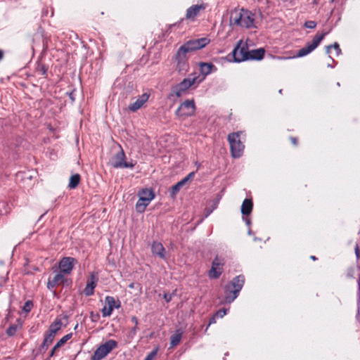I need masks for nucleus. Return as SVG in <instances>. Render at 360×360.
<instances>
[{
  "label": "nucleus",
  "mask_w": 360,
  "mask_h": 360,
  "mask_svg": "<svg viewBox=\"0 0 360 360\" xmlns=\"http://www.w3.org/2000/svg\"><path fill=\"white\" fill-rule=\"evenodd\" d=\"M173 295L174 293H165L164 295V299L166 301V302L168 303L172 300Z\"/></svg>",
  "instance_id": "58836bf2"
},
{
  "label": "nucleus",
  "mask_w": 360,
  "mask_h": 360,
  "mask_svg": "<svg viewBox=\"0 0 360 360\" xmlns=\"http://www.w3.org/2000/svg\"><path fill=\"white\" fill-rule=\"evenodd\" d=\"M264 49L262 48L248 51V60H260L264 58Z\"/></svg>",
  "instance_id": "412c9836"
},
{
  "label": "nucleus",
  "mask_w": 360,
  "mask_h": 360,
  "mask_svg": "<svg viewBox=\"0 0 360 360\" xmlns=\"http://www.w3.org/2000/svg\"><path fill=\"white\" fill-rule=\"evenodd\" d=\"M150 95L147 93H144L136 100L134 103H131L128 108L131 112H136L140 109L143 104L148 100Z\"/></svg>",
  "instance_id": "a211bd4d"
},
{
  "label": "nucleus",
  "mask_w": 360,
  "mask_h": 360,
  "mask_svg": "<svg viewBox=\"0 0 360 360\" xmlns=\"http://www.w3.org/2000/svg\"><path fill=\"white\" fill-rule=\"evenodd\" d=\"M252 202L250 199L245 198L241 205V213L243 215H248L252 210Z\"/></svg>",
  "instance_id": "4be33fe9"
},
{
  "label": "nucleus",
  "mask_w": 360,
  "mask_h": 360,
  "mask_svg": "<svg viewBox=\"0 0 360 360\" xmlns=\"http://www.w3.org/2000/svg\"><path fill=\"white\" fill-rule=\"evenodd\" d=\"M355 255H356L357 258H359V257H360V252H359V248L358 245H356V247H355Z\"/></svg>",
  "instance_id": "79ce46f5"
},
{
  "label": "nucleus",
  "mask_w": 360,
  "mask_h": 360,
  "mask_svg": "<svg viewBox=\"0 0 360 360\" xmlns=\"http://www.w3.org/2000/svg\"><path fill=\"white\" fill-rule=\"evenodd\" d=\"M240 134L241 132H235L228 136L231 155L233 158L240 157L244 149V145L239 139Z\"/></svg>",
  "instance_id": "20e7f679"
},
{
  "label": "nucleus",
  "mask_w": 360,
  "mask_h": 360,
  "mask_svg": "<svg viewBox=\"0 0 360 360\" xmlns=\"http://www.w3.org/2000/svg\"><path fill=\"white\" fill-rule=\"evenodd\" d=\"M3 56H4L3 52H2V51L0 50V60L2 59Z\"/></svg>",
  "instance_id": "09e8293b"
},
{
  "label": "nucleus",
  "mask_w": 360,
  "mask_h": 360,
  "mask_svg": "<svg viewBox=\"0 0 360 360\" xmlns=\"http://www.w3.org/2000/svg\"><path fill=\"white\" fill-rule=\"evenodd\" d=\"M62 322L60 320H56L49 327V333L55 336L57 331L61 328Z\"/></svg>",
  "instance_id": "bb28decb"
},
{
  "label": "nucleus",
  "mask_w": 360,
  "mask_h": 360,
  "mask_svg": "<svg viewBox=\"0 0 360 360\" xmlns=\"http://www.w3.org/2000/svg\"><path fill=\"white\" fill-rule=\"evenodd\" d=\"M227 309H219V311H217L214 316L217 317V318H222L224 317L226 313H227Z\"/></svg>",
  "instance_id": "c9c22d12"
},
{
  "label": "nucleus",
  "mask_w": 360,
  "mask_h": 360,
  "mask_svg": "<svg viewBox=\"0 0 360 360\" xmlns=\"http://www.w3.org/2000/svg\"><path fill=\"white\" fill-rule=\"evenodd\" d=\"M80 181V175L78 174H73L70 178L68 187L71 189L75 188Z\"/></svg>",
  "instance_id": "cd10ccee"
},
{
  "label": "nucleus",
  "mask_w": 360,
  "mask_h": 360,
  "mask_svg": "<svg viewBox=\"0 0 360 360\" xmlns=\"http://www.w3.org/2000/svg\"><path fill=\"white\" fill-rule=\"evenodd\" d=\"M199 76L196 73L191 74L188 77L184 79L179 84L172 89L173 94L176 97L181 96L193 84H194Z\"/></svg>",
  "instance_id": "39448f33"
},
{
  "label": "nucleus",
  "mask_w": 360,
  "mask_h": 360,
  "mask_svg": "<svg viewBox=\"0 0 360 360\" xmlns=\"http://www.w3.org/2000/svg\"><path fill=\"white\" fill-rule=\"evenodd\" d=\"M245 283V276L239 275L236 276L225 285L224 288V302L225 303H231L238 296Z\"/></svg>",
  "instance_id": "f03ea898"
},
{
  "label": "nucleus",
  "mask_w": 360,
  "mask_h": 360,
  "mask_svg": "<svg viewBox=\"0 0 360 360\" xmlns=\"http://www.w3.org/2000/svg\"><path fill=\"white\" fill-rule=\"evenodd\" d=\"M32 307H33V304H32V301L28 300V301L25 302V303L24 304L22 309L25 312H30L31 311Z\"/></svg>",
  "instance_id": "f704fd0d"
},
{
  "label": "nucleus",
  "mask_w": 360,
  "mask_h": 360,
  "mask_svg": "<svg viewBox=\"0 0 360 360\" xmlns=\"http://www.w3.org/2000/svg\"><path fill=\"white\" fill-rule=\"evenodd\" d=\"M210 41V40L207 37L191 39L184 44L179 50L187 54L191 51L204 48Z\"/></svg>",
  "instance_id": "7ed1b4c3"
},
{
  "label": "nucleus",
  "mask_w": 360,
  "mask_h": 360,
  "mask_svg": "<svg viewBox=\"0 0 360 360\" xmlns=\"http://www.w3.org/2000/svg\"><path fill=\"white\" fill-rule=\"evenodd\" d=\"M136 330H137V326H134V328H131V333L133 335H135L136 333Z\"/></svg>",
  "instance_id": "37998d69"
},
{
  "label": "nucleus",
  "mask_w": 360,
  "mask_h": 360,
  "mask_svg": "<svg viewBox=\"0 0 360 360\" xmlns=\"http://www.w3.org/2000/svg\"><path fill=\"white\" fill-rule=\"evenodd\" d=\"M327 33L323 32L321 34H316L311 42L307 43V46L299 49L296 57L301 58L303 56H305L310 53L311 51H313L321 43V41L323 39L324 37L326 35Z\"/></svg>",
  "instance_id": "6e6552de"
},
{
  "label": "nucleus",
  "mask_w": 360,
  "mask_h": 360,
  "mask_svg": "<svg viewBox=\"0 0 360 360\" xmlns=\"http://www.w3.org/2000/svg\"><path fill=\"white\" fill-rule=\"evenodd\" d=\"M331 48H334L338 56L341 53V49L340 48L338 43L335 42L333 45L327 46H326V53L327 54L330 53V51Z\"/></svg>",
  "instance_id": "c756f323"
},
{
  "label": "nucleus",
  "mask_w": 360,
  "mask_h": 360,
  "mask_svg": "<svg viewBox=\"0 0 360 360\" xmlns=\"http://www.w3.org/2000/svg\"><path fill=\"white\" fill-rule=\"evenodd\" d=\"M216 319L217 317L214 315L209 321V323L206 328V330H207L208 327L211 325V324H213V323H216Z\"/></svg>",
  "instance_id": "a19ab883"
},
{
  "label": "nucleus",
  "mask_w": 360,
  "mask_h": 360,
  "mask_svg": "<svg viewBox=\"0 0 360 360\" xmlns=\"http://www.w3.org/2000/svg\"><path fill=\"white\" fill-rule=\"evenodd\" d=\"M357 307L360 309V278L358 279Z\"/></svg>",
  "instance_id": "4c0bfd02"
},
{
  "label": "nucleus",
  "mask_w": 360,
  "mask_h": 360,
  "mask_svg": "<svg viewBox=\"0 0 360 360\" xmlns=\"http://www.w3.org/2000/svg\"><path fill=\"white\" fill-rule=\"evenodd\" d=\"M77 263L76 259L71 257H63L58 264L60 271L64 274L69 275L71 274L75 265Z\"/></svg>",
  "instance_id": "f8f14e48"
},
{
  "label": "nucleus",
  "mask_w": 360,
  "mask_h": 360,
  "mask_svg": "<svg viewBox=\"0 0 360 360\" xmlns=\"http://www.w3.org/2000/svg\"><path fill=\"white\" fill-rule=\"evenodd\" d=\"M204 8L205 6L203 5H193L187 9L186 18L187 19H194L198 15L200 10Z\"/></svg>",
  "instance_id": "aec40b11"
},
{
  "label": "nucleus",
  "mask_w": 360,
  "mask_h": 360,
  "mask_svg": "<svg viewBox=\"0 0 360 360\" xmlns=\"http://www.w3.org/2000/svg\"><path fill=\"white\" fill-rule=\"evenodd\" d=\"M359 233H360V231H359Z\"/></svg>",
  "instance_id": "4d7b16f0"
},
{
  "label": "nucleus",
  "mask_w": 360,
  "mask_h": 360,
  "mask_svg": "<svg viewBox=\"0 0 360 360\" xmlns=\"http://www.w3.org/2000/svg\"><path fill=\"white\" fill-rule=\"evenodd\" d=\"M18 326L16 325H11L10 326L8 329L6 330V334L9 336H13L15 334L18 329Z\"/></svg>",
  "instance_id": "473e14b6"
},
{
  "label": "nucleus",
  "mask_w": 360,
  "mask_h": 360,
  "mask_svg": "<svg viewBox=\"0 0 360 360\" xmlns=\"http://www.w3.org/2000/svg\"><path fill=\"white\" fill-rule=\"evenodd\" d=\"M72 337V333L67 334L64 335L61 339H60L56 344L54 345L53 349H51V356H52L56 351L60 348L62 345H63L68 340H70Z\"/></svg>",
  "instance_id": "5701e85b"
},
{
  "label": "nucleus",
  "mask_w": 360,
  "mask_h": 360,
  "mask_svg": "<svg viewBox=\"0 0 360 360\" xmlns=\"http://www.w3.org/2000/svg\"><path fill=\"white\" fill-rule=\"evenodd\" d=\"M55 336L49 334V333L45 335L44 342L41 346V350L46 351L49 348V345H51Z\"/></svg>",
  "instance_id": "a878e982"
},
{
  "label": "nucleus",
  "mask_w": 360,
  "mask_h": 360,
  "mask_svg": "<svg viewBox=\"0 0 360 360\" xmlns=\"http://www.w3.org/2000/svg\"><path fill=\"white\" fill-rule=\"evenodd\" d=\"M186 183L182 179L181 181L174 184L170 190V195L174 198L179 193L180 189L186 184Z\"/></svg>",
  "instance_id": "b1692460"
},
{
  "label": "nucleus",
  "mask_w": 360,
  "mask_h": 360,
  "mask_svg": "<svg viewBox=\"0 0 360 360\" xmlns=\"http://www.w3.org/2000/svg\"><path fill=\"white\" fill-rule=\"evenodd\" d=\"M153 255L158 256L162 259H165L166 251L162 244L159 242H153L151 246Z\"/></svg>",
  "instance_id": "6ab92c4d"
},
{
  "label": "nucleus",
  "mask_w": 360,
  "mask_h": 360,
  "mask_svg": "<svg viewBox=\"0 0 360 360\" xmlns=\"http://www.w3.org/2000/svg\"><path fill=\"white\" fill-rule=\"evenodd\" d=\"M248 234H249V235H250V234H251V230H250V229H249V231H248Z\"/></svg>",
  "instance_id": "603ef678"
},
{
  "label": "nucleus",
  "mask_w": 360,
  "mask_h": 360,
  "mask_svg": "<svg viewBox=\"0 0 360 360\" xmlns=\"http://www.w3.org/2000/svg\"><path fill=\"white\" fill-rule=\"evenodd\" d=\"M119 148L120 150L112 158V166L114 168H133L134 164L124 161L125 153L120 145H119Z\"/></svg>",
  "instance_id": "1a4fd4ad"
},
{
  "label": "nucleus",
  "mask_w": 360,
  "mask_h": 360,
  "mask_svg": "<svg viewBox=\"0 0 360 360\" xmlns=\"http://www.w3.org/2000/svg\"><path fill=\"white\" fill-rule=\"evenodd\" d=\"M279 93L281 94L282 93V89H280L279 90Z\"/></svg>",
  "instance_id": "5fc2aeb1"
},
{
  "label": "nucleus",
  "mask_w": 360,
  "mask_h": 360,
  "mask_svg": "<svg viewBox=\"0 0 360 360\" xmlns=\"http://www.w3.org/2000/svg\"><path fill=\"white\" fill-rule=\"evenodd\" d=\"M131 321L134 323L135 326L138 325V319L136 316H133Z\"/></svg>",
  "instance_id": "c03bdc74"
},
{
  "label": "nucleus",
  "mask_w": 360,
  "mask_h": 360,
  "mask_svg": "<svg viewBox=\"0 0 360 360\" xmlns=\"http://www.w3.org/2000/svg\"><path fill=\"white\" fill-rule=\"evenodd\" d=\"M112 311L113 309L112 308H110L107 305H105L101 310L102 315L103 317L110 316L112 314Z\"/></svg>",
  "instance_id": "2f4dec72"
},
{
  "label": "nucleus",
  "mask_w": 360,
  "mask_h": 360,
  "mask_svg": "<svg viewBox=\"0 0 360 360\" xmlns=\"http://www.w3.org/2000/svg\"><path fill=\"white\" fill-rule=\"evenodd\" d=\"M105 305L114 309L115 307L118 308L120 305L115 306V300L113 297L106 296L105 298Z\"/></svg>",
  "instance_id": "c85d7f7f"
},
{
  "label": "nucleus",
  "mask_w": 360,
  "mask_h": 360,
  "mask_svg": "<svg viewBox=\"0 0 360 360\" xmlns=\"http://www.w3.org/2000/svg\"><path fill=\"white\" fill-rule=\"evenodd\" d=\"M69 96H70V98L72 101H74V100H75V98H74V97H73V93H70Z\"/></svg>",
  "instance_id": "de8ad7c7"
},
{
  "label": "nucleus",
  "mask_w": 360,
  "mask_h": 360,
  "mask_svg": "<svg viewBox=\"0 0 360 360\" xmlns=\"http://www.w3.org/2000/svg\"><path fill=\"white\" fill-rule=\"evenodd\" d=\"M134 284L132 283L129 284V287L130 288H134Z\"/></svg>",
  "instance_id": "8fccbe9b"
},
{
  "label": "nucleus",
  "mask_w": 360,
  "mask_h": 360,
  "mask_svg": "<svg viewBox=\"0 0 360 360\" xmlns=\"http://www.w3.org/2000/svg\"><path fill=\"white\" fill-rule=\"evenodd\" d=\"M117 345L115 340H109L100 345L91 356V360H101L107 356Z\"/></svg>",
  "instance_id": "0eeeda50"
},
{
  "label": "nucleus",
  "mask_w": 360,
  "mask_h": 360,
  "mask_svg": "<svg viewBox=\"0 0 360 360\" xmlns=\"http://www.w3.org/2000/svg\"><path fill=\"white\" fill-rule=\"evenodd\" d=\"M186 55V53L181 52L179 49L176 54V68L179 72L181 74H185L189 68Z\"/></svg>",
  "instance_id": "ddd939ff"
},
{
  "label": "nucleus",
  "mask_w": 360,
  "mask_h": 360,
  "mask_svg": "<svg viewBox=\"0 0 360 360\" xmlns=\"http://www.w3.org/2000/svg\"><path fill=\"white\" fill-rule=\"evenodd\" d=\"M195 176V172L189 173L186 176H185L183 179L187 183L188 181H191Z\"/></svg>",
  "instance_id": "ea45409f"
},
{
  "label": "nucleus",
  "mask_w": 360,
  "mask_h": 360,
  "mask_svg": "<svg viewBox=\"0 0 360 360\" xmlns=\"http://www.w3.org/2000/svg\"><path fill=\"white\" fill-rule=\"evenodd\" d=\"M335 0H330L331 2H333Z\"/></svg>",
  "instance_id": "6e6d98bb"
},
{
  "label": "nucleus",
  "mask_w": 360,
  "mask_h": 360,
  "mask_svg": "<svg viewBox=\"0 0 360 360\" xmlns=\"http://www.w3.org/2000/svg\"><path fill=\"white\" fill-rule=\"evenodd\" d=\"M182 337V333L177 330L175 331V333L172 335L171 337V341H170V346L171 347H174L176 345H178L181 341Z\"/></svg>",
  "instance_id": "393cba45"
},
{
  "label": "nucleus",
  "mask_w": 360,
  "mask_h": 360,
  "mask_svg": "<svg viewBox=\"0 0 360 360\" xmlns=\"http://www.w3.org/2000/svg\"><path fill=\"white\" fill-rule=\"evenodd\" d=\"M158 351V348H155L153 351H151L150 353L147 354L144 360H153L155 356L157 355Z\"/></svg>",
  "instance_id": "72a5a7b5"
},
{
  "label": "nucleus",
  "mask_w": 360,
  "mask_h": 360,
  "mask_svg": "<svg viewBox=\"0 0 360 360\" xmlns=\"http://www.w3.org/2000/svg\"><path fill=\"white\" fill-rule=\"evenodd\" d=\"M232 54L235 62H242L248 60V49L240 40L238 45L233 49Z\"/></svg>",
  "instance_id": "9b49d317"
},
{
  "label": "nucleus",
  "mask_w": 360,
  "mask_h": 360,
  "mask_svg": "<svg viewBox=\"0 0 360 360\" xmlns=\"http://www.w3.org/2000/svg\"><path fill=\"white\" fill-rule=\"evenodd\" d=\"M245 221L246 224H247L248 226H250V224H251L250 219L246 218V219H245Z\"/></svg>",
  "instance_id": "49530a36"
},
{
  "label": "nucleus",
  "mask_w": 360,
  "mask_h": 360,
  "mask_svg": "<svg viewBox=\"0 0 360 360\" xmlns=\"http://www.w3.org/2000/svg\"><path fill=\"white\" fill-rule=\"evenodd\" d=\"M328 66L332 68L331 64H328Z\"/></svg>",
  "instance_id": "864d4df0"
},
{
  "label": "nucleus",
  "mask_w": 360,
  "mask_h": 360,
  "mask_svg": "<svg viewBox=\"0 0 360 360\" xmlns=\"http://www.w3.org/2000/svg\"><path fill=\"white\" fill-rule=\"evenodd\" d=\"M155 198L154 192L151 189H143L139 193V200L136 204L137 212H143L146 207Z\"/></svg>",
  "instance_id": "423d86ee"
},
{
  "label": "nucleus",
  "mask_w": 360,
  "mask_h": 360,
  "mask_svg": "<svg viewBox=\"0 0 360 360\" xmlns=\"http://www.w3.org/2000/svg\"><path fill=\"white\" fill-rule=\"evenodd\" d=\"M304 26L307 28L314 29L316 26V22L315 21H313V20H308V21L305 22Z\"/></svg>",
  "instance_id": "e433bc0d"
},
{
  "label": "nucleus",
  "mask_w": 360,
  "mask_h": 360,
  "mask_svg": "<svg viewBox=\"0 0 360 360\" xmlns=\"http://www.w3.org/2000/svg\"><path fill=\"white\" fill-rule=\"evenodd\" d=\"M8 212V205L5 202H0V214H6Z\"/></svg>",
  "instance_id": "7c9ffc66"
},
{
  "label": "nucleus",
  "mask_w": 360,
  "mask_h": 360,
  "mask_svg": "<svg viewBox=\"0 0 360 360\" xmlns=\"http://www.w3.org/2000/svg\"><path fill=\"white\" fill-rule=\"evenodd\" d=\"M200 72L202 75V78L200 79L199 82H202L205 79V78L210 75L212 72H214L217 71V68L216 66L212 63H199Z\"/></svg>",
  "instance_id": "dca6fc26"
},
{
  "label": "nucleus",
  "mask_w": 360,
  "mask_h": 360,
  "mask_svg": "<svg viewBox=\"0 0 360 360\" xmlns=\"http://www.w3.org/2000/svg\"><path fill=\"white\" fill-rule=\"evenodd\" d=\"M255 15L245 9H234L231 12L230 25L250 28L255 26Z\"/></svg>",
  "instance_id": "f257e3e1"
},
{
  "label": "nucleus",
  "mask_w": 360,
  "mask_h": 360,
  "mask_svg": "<svg viewBox=\"0 0 360 360\" xmlns=\"http://www.w3.org/2000/svg\"><path fill=\"white\" fill-rule=\"evenodd\" d=\"M98 281V275L94 272H91L84 290V293L86 296L89 297L94 295V289L96 287Z\"/></svg>",
  "instance_id": "2eb2a0df"
},
{
  "label": "nucleus",
  "mask_w": 360,
  "mask_h": 360,
  "mask_svg": "<svg viewBox=\"0 0 360 360\" xmlns=\"http://www.w3.org/2000/svg\"><path fill=\"white\" fill-rule=\"evenodd\" d=\"M311 259L312 260H316V257L315 256H311Z\"/></svg>",
  "instance_id": "3c124183"
},
{
  "label": "nucleus",
  "mask_w": 360,
  "mask_h": 360,
  "mask_svg": "<svg viewBox=\"0 0 360 360\" xmlns=\"http://www.w3.org/2000/svg\"><path fill=\"white\" fill-rule=\"evenodd\" d=\"M223 260L216 256L212 263V266L208 272L210 278H218L222 273Z\"/></svg>",
  "instance_id": "4468645a"
},
{
  "label": "nucleus",
  "mask_w": 360,
  "mask_h": 360,
  "mask_svg": "<svg viewBox=\"0 0 360 360\" xmlns=\"http://www.w3.org/2000/svg\"><path fill=\"white\" fill-rule=\"evenodd\" d=\"M66 281L64 274L59 271L51 279H49L47 282V288L51 290L56 286L63 284Z\"/></svg>",
  "instance_id": "f3484780"
},
{
  "label": "nucleus",
  "mask_w": 360,
  "mask_h": 360,
  "mask_svg": "<svg viewBox=\"0 0 360 360\" xmlns=\"http://www.w3.org/2000/svg\"><path fill=\"white\" fill-rule=\"evenodd\" d=\"M290 139H291L292 143L295 146H296V145L297 144V139L296 138L292 137V138H291Z\"/></svg>",
  "instance_id": "a18cd8bd"
},
{
  "label": "nucleus",
  "mask_w": 360,
  "mask_h": 360,
  "mask_svg": "<svg viewBox=\"0 0 360 360\" xmlns=\"http://www.w3.org/2000/svg\"><path fill=\"white\" fill-rule=\"evenodd\" d=\"M195 105L193 100H186L183 102L176 111L178 117H189L194 114Z\"/></svg>",
  "instance_id": "9d476101"
}]
</instances>
